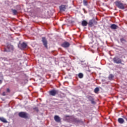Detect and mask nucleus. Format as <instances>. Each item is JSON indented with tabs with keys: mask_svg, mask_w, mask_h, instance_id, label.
I'll return each instance as SVG.
<instances>
[{
	"mask_svg": "<svg viewBox=\"0 0 127 127\" xmlns=\"http://www.w3.org/2000/svg\"><path fill=\"white\" fill-rule=\"evenodd\" d=\"M65 119H66V120H72V122H73V123H81V121L79 119H78V118H75L73 117H72L70 116H68V115H65L64 116Z\"/></svg>",
	"mask_w": 127,
	"mask_h": 127,
	"instance_id": "1",
	"label": "nucleus"
},
{
	"mask_svg": "<svg viewBox=\"0 0 127 127\" xmlns=\"http://www.w3.org/2000/svg\"><path fill=\"white\" fill-rule=\"evenodd\" d=\"M115 4L118 8H120V9H125V5L123 3H122L120 1H117L115 2Z\"/></svg>",
	"mask_w": 127,
	"mask_h": 127,
	"instance_id": "2",
	"label": "nucleus"
},
{
	"mask_svg": "<svg viewBox=\"0 0 127 127\" xmlns=\"http://www.w3.org/2000/svg\"><path fill=\"white\" fill-rule=\"evenodd\" d=\"M98 24V22L95 19H92L89 20L88 22V25L90 27H92L94 25H96Z\"/></svg>",
	"mask_w": 127,
	"mask_h": 127,
	"instance_id": "3",
	"label": "nucleus"
},
{
	"mask_svg": "<svg viewBox=\"0 0 127 127\" xmlns=\"http://www.w3.org/2000/svg\"><path fill=\"white\" fill-rule=\"evenodd\" d=\"M18 116L22 119H28V114L25 112H21L18 114Z\"/></svg>",
	"mask_w": 127,
	"mask_h": 127,
	"instance_id": "4",
	"label": "nucleus"
},
{
	"mask_svg": "<svg viewBox=\"0 0 127 127\" xmlns=\"http://www.w3.org/2000/svg\"><path fill=\"white\" fill-rule=\"evenodd\" d=\"M114 63L116 64H122V60L118 57H115L113 59Z\"/></svg>",
	"mask_w": 127,
	"mask_h": 127,
	"instance_id": "5",
	"label": "nucleus"
},
{
	"mask_svg": "<svg viewBox=\"0 0 127 127\" xmlns=\"http://www.w3.org/2000/svg\"><path fill=\"white\" fill-rule=\"evenodd\" d=\"M42 39V42L43 43L44 46L47 49L48 48V46L47 45L48 42H47L46 38L43 37Z\"/></svg>",
	"mask_w": 127,
	"mask_h": 127,
	"instance_id": "6",
	"label": "nucleus"
},
{
	"mask_svg": "<svg viewBox=\"0 0 127 127\" xmlns=\"http://www.w3.org/2000/svg\"><path fill=\"white\" fill-rule=\"evenodd\" d=\"M49 94L51 96L54 97L56 94H58V90H52L49 91Z\"/></svg>",
	"mask_w": 127,
	"mask_h": 127,
	"instance_id": "7",
	"label": "nucleus"
},
{
	"mask_svg": "<svg viewBox=\"0 0 127 127\" xmlns=\"http://www.w3.org/2000/svg\"><path fill=\"white\" fill-rule=\"evenodd\" d=\"M26 46H27V44L25 42H23L22 44L18 45V47H19L20 49H24L26 48Z\"/></svg>",
	"mask_w": 127,
	"mask_h": 127,
	"instance_id": "8",
	"label": "nucleus"
},
{
	"mask_svg": "<svg viewBox=\"0 0 127 127\" xmlns=\"http://www.w3.org/2000/svg\"><path fill=\"white\" fill-rule=\"evenodd\" d=\"M61 46L64 48H68L70 46V43L68 42H64L61 45Z\"/></svg>",
	"mask_w": 127,
	"mask_h": 127,
	"instance_id": "9",
	"label": "nucleus"
},
{
	"mask_svg": "<svg viewBox=\"0 0 127 127\" xmlns=\"http://www.w3.org/2000/svg\"><path fill=\"white\" fill-rule=\"evenodd\" d=\"M87 98L89 99L90 101H91V104H92L93 105L96 104V103L95 102V99H94V98H93V97H92L91 96H87Z\"/></svg>",
	"mask_w": 127,
	"mask_h": 127,
	"instance_id": "10",
	"label": "nucleus"
},
{
	"mask_svg": "<svg viewBox=\"0 0 127 127\" xmlns=\"http://www.w3.org/2000/svg\"><path fill=\"white\" fill-rule=\"evenodd\" d=\"M54 120L57 123H60L61 122V118L57 115L54 116Z\"/></svg>",
	"mask_w": 127,
	"mask_h": 127,
	"instance_id": "11",
	"label": "nucleus"
},
{
	"mask_svg": "<svg viewBox=\"0 0 127 127\" xmlns=\"http://www.w3.org/2000/svg\"><path fill=\"white\" fill-rule=\"evenodd\" d=\"M60 9L61 11H65L66 9V5H62L60 6Z\"/></svg>",
	"mask_w": 127,
	"mask_h": 127,
	"instance_id": "12",
	"label": "nucleus"
},
{
	"mask_svg": "<svg viewBox=\"0 0 127 127\" xmlns=\"http://www.w3.org/2000/svg\"><path fill=\"white\" fill-rule=\"evenodd\" d=\"M0 121L4 124H7V121L6 119H4L3 117H0Z\"/></svg>",
	"mask_w": 127,
	"mask_h": 127,
	"instance_id": "13",
	"label": "nucleus"
},
{
	"mask_svg": "<svg viewBox=\"0 0 127 127\" xmlns=\"http://www.w3.org/2000/svg\"><path fill=\"white\" fill-rule=\"evenodd\" d=\"M81 24H82V26H87V25H88V23L86 20H83L82 21Z\"/></svg>",
	"mask_w": 127,
	"mask_h": 127,
	"instance_id": "14",
	"label": "nucleus"
},
{
	"mask_svg": "<svg viewBox=\"0 0 127 127\" xmlns=\"http://www.w3.org/2000/svg\"><path fill=\"white\" fill-rule=\"evenodd\" d=\"M111 29H117V28H118V25L115 24H112L110 26Z\"/></svg>",
	"mask_w": 127,
	"mask_h": 127,
	"instance_id": "15",
	"label": "nucleus"
},
{
	"mask_svg": "<svg viewBox=\"0 0 127 127\" xmlns=\"http://www.w3.org/2000/svg\"><path fill=\"white\" fill-rule=\"evenodd\" d=\"M118 122L119 123V124H124L125 123V120H124L123 118H119Z\"/></svg>",
	"mask_w": 127,
	"mask_h": 127,
	"instance_id": "16",
	"label": "nucleus"
},
{
	"mask_svg": "<svg viewBox=\"0 0 127 127\" xmlns=\"http://www.w3.org/2000/svg\"><path fill=\"white\" fill-rule=\"evenodd\" d=\"M99 91H100V89L98 87H96L94 89V92L96 94H98V93L99 92Z\"/></svg>",
	"mask_w": 127,
	"mask_h": 127,
	"instance_id": "17",
	"label": "nucleus"
},
{
	"mask_svg": "<svg viewBox=\"0 0 127 127\" xmlns=\"http://www.w3.org/2000/svg\"><path fill=\"white\" fill-rule=\"evenodd\" d=\"M78 77L80 78V79H82L84 77V75L82 73H79L78 74Z\"/></svg>",
	"mask_w": 127,
	"mask_h": 127,
	"instance_id": "18",
	"label": "nucleus"
},
{
	"mask_svg": "<svg viewBox=\"0 0 127 127\" xmlns=\"http://www.w3.org/2000/svg\"><path fill=\"white\" fill-rule=\"evenodd\" d=\"M120 41L122 42V43H125V42H127V41L124 38H121Z\"/></svg>",
	"mask_w": 127,
	"mask_h": 127,
	"instance_id": "19",
	"label": "nucleus"
},
{
	"mask_svg": "<svg viewBox=\"0 0 127 127\" xmlns=\"http://www.w3.org/2000/svg\"><path fill=\"white\" fill-rule=\"evenodd\" d=\"M12 11L14 15H16V14L17 13V11L15 9H12Z\"/></svg>",
	"mask_w": 127,
	"mask_h": 127,
	"instance_id": "20",
	"label": "nucleus"
},
{
	"mask_svg": "<svg viewBox=\"0 0 127 127\" xmlns=\"http://www.w3.org/2000/svg\"><path fill=\"white\" fill-rule=\"evenodd\" d=\"M109 80H113V79H114V75L110 74L109 76Z\"/></svg>",
	"mask_w": 127,
	"mask_h": 127,
	"instance_id": "21",
	"label": "nucleus"
},
{
	"mask_svg": "<svg viewBox=\"0 0 127 127\" xmlns=\"http://www.w3.org/2000/svg\"><path fill=\"white\" fill-rule=\"evenodd\" d=\"M84 5H88V2L86 0H83Z\"/></svg>",
	"mask_w": 127,
	"mask_h": 127,
	"instance_id": "22",
	"label": "nucleus"
},
{
	"mask_svg": "<svg viewBox=\"0 0 127 127\" xmlns=\"http://www.w3.org/2000/svg\"><path fill=\"white\" fill-rule=\"evenodd\" d=\"M4 52H9V49L8 48L4 49Z\"/></svg>",
	"mask_w": 127,
	"mask_h": 127,
	"instance_id": "23",
	"label": "nucleus"
},
{
	"mask_svg": "<svg viewBox=\"0 0 127 127\" xmlns=\"http://www.w3.org/2000/svg\"><path fill=\"white\" fill-rule=\"evenodd\" d=\"M6 91L7 93H10V89L9 88H7Z\"/></svg>",
	"mask_w": 127,
	"mask_h": 127,
	"instance_id": "24",
	"label": "nucleus"
},
{
	"mask_svg": "<svg viewBox=\"0 0 127 127\" xmlns=\"http://www.w3.org/2000/svg\"><path fill=\"white\" fill-rule=\"evenodd\" d=\"M123 118H124V119L126 120V121H127V117L126 116H124Z\"/></svg>",
	"mask_w": 127,
	"mask_h": 127,
	"instance_id": "25",
	"label": "nucleus"
},
{
	"mask_svg": "<svg viewBox=\"0 0 127 127\" xmlns=\"http://www.w3.org/2000/svg\"><path fill=\"white\" fill-rule=\"evenodd\" d=\"M0 84H2V80L0 79Z\"/></svg>",
	"mask_w": 127,
	"mask_h": 127,
	"instance_id": "26",
	"label": "nucleus"
},
{
	"mask_svg": "<svg viewBox=\"0 0 127 127\" xmlns=\"http://www.w3.org/2000/svg\"><path fill=\"white\" fill-rule=\"evenodd\" d=\"M2 95L3 96H5V92H3L2 93Z\"/></svg>",
	"mask_w": 127,
	"mask_h": 127,
	"instance_id": "27",
	"label": "nucleus"
}]
</instances>
